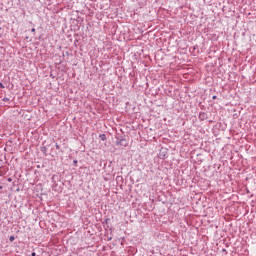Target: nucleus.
I'll return each instance as SVG.
<instances>
[{"instance_id": "f257e3e1", "label": "nucleus", "mask_w": 256, "mask_h": 256, "mask_svg": "<svg viewBox=\"0 0 256 256\" xmlns=\"http://www.w3.org/2000/svg\"><path fill=\"white\" fill-rule=\"evenodd\" d=\"M116 145H120L121 147H127L129 143L127 142V139L121 138V139H117Z\"/></svg>"}, {"instance_id": "f03ea898", "label": "nucleus", "mask_w": 256, "mask_h": 256, "mask_svg": "<svg viewBox=\"0 0 256 256\" xmlns=\"http://www.w3.org/2000/svg\"><path fill=\"white\" fill-rule=\"evenodd\" d=\"M198 119H200L201 121H206V119H208V115L205 112H200Z\"/></svg>"}, {"instance_id": "7ed1b4c3", "label": "nucleus", "mask_w": 256, "mask_h": 256, "mask_svg": "<svg viewBox=\"0 0 256 256\" xmlns=\"http://www.w3.org/2000/svg\"><path fill=\"white\" fill-rule=\"evenodd\" d=\"M160 159H166L167 158V152H161L159 153Z\"/></svg>"}, {"instance_id": "20e7f679", "label": "nucleus", "mask_w": 256, "mask_h": 256, "mask_svg": "<svg viewBox=\"0 0 256 256\" xmlns=\"http://www.w3.org/2000/svg\"><path fill=\"white\" fill-rule=\"evenodd\" d=\"M99 139H101V141H107V135H105V134H100V135H99Z\"/></svg>"}, {"instance_id": "39448f33", "label": "nucleus", "mask_w": 256, "mask_h": 256, "mask_svg": "<svg viewBox=\"0 0 256 256\" xmlns=\"http://www.w3.org/2000/svg\"><path fill=\"white\" fill-rule=\"evenodd\" d=\"M9 241H10L11 243H13V241H15V236H10V237H9Z\"/></svg>"}, {"instance_id": "423d86ee", "label": "nucleus", "mask_w": 256, "mask_h": 256, "mask_svg": "<svg viewBox=\"0 0 256 256\" xmlns=\"http://www.w3.org/2000/svg\"><path fill=\"white\" fill-rule=\"evenodd\" d=\"M55 147H56L57 151H59V149H61V147L57 143L55 144Z\"/></svg>"}, {"instance_id": "0eeeda50", "label": "nucleus", "mask_w": 256, "mask_h": 256, "mask_svg": "<svg viewBox=\"0 0 256 256\" xmlns=\"http://www.w3.org/2000/svg\"><path fill=\"white\" fill-rule=\"evenodd\" d=\"M2 194H3V186L0 185V195H2Z\"/></svg>"}, {"instance_id": "6e6552de", "label": "nucleus", "mask_w": 256, "mask_h": 256, "mask_svg": "<svg viewBox=\"0 0 256 256\" xmlns=\"http://www.w3.org/2000/svg\"><path fill=\"white\" fill-rule=\"evenodd\" d=\"M0 88H1V89H5V85H3L2 82H0Z\"/></svg>"}, {"instance_id": "1a4fd4ad", "label": "nucleus", "mask_w": 256, "mask_h": 256, "mask_svg": "<svg viewBox=\"0 0 256 256\" xmlns=\"http://www.w3.org/2000/svg\"><path fill=\"white\" fill-rule=\"evenodd\" d=\"M2 101L7 102V101H9V98L4 97V98L2 99Z\"/></svg>"}, {"instance_id": "9d476101", "label": "nucleus", "mask_w": 256, "mask_h": 256, "mask_svg": "<svg viewBox=\"0 0 256 256\" xmlns=\"http://www.w3.org/2000/svg\"><path fill=\"white\" fill-rule=\"evenodd\" d=\"M7 181H8V183H11V181H13V179L12 178H8Z\"/></svg>"}, {"instance_id": "9b49d317", "label": "nucleus", "mask_w": 256, "mask_h": 256, "mask_svg": "<svg viewBox=\"0 0 256 256\" xmlns=\"http://www.w3.org/2000/svg\"><path fill=\"white\" fill-rule=\"evenodd\" d=\"M36 255H37V253H35V252L31 253V256H36Z\"/></svg>"}, {"instance_id": "f8f14e48", "label": "nucleus", "mask_w": 256, "mask_h": 256, "mask_svg": "<svg viewBox=\"0 0 256 256\" xmlns=\"http://www.w3.org/2000/svg\"><path fill=\"white\" fill-rule=\"evenodd\" d=\"M31 32H32V33H35V28H32V29H31Z\"/></svg>"}, {"instance_id": "ddd939ff", "label": "nucleus", "mask_w": 256, "mask_h": 256, "mask_svg": "<svg viewBox=\"0 0 256 256\" xmlns=\"http://www.w3.org/2000/svg\"><path fill=\"white\" fill-rule=\"evenodd\" d=\"M73 163H74V165H77L78 162H77V160H74Z\"/></svg>"}, {"instance_id": "4468645a", "label": "nucleus", "mask_w": 256, "mask_h": 256, "mask_svg": "<svg viewBox=\"0 0 256 256\" xmlns=\"http://www.w3.org/2000/svg\"><path fill=\"white\" fill-rule=\"evenodd\" d=\"M212 99H217V96H213Z\"/></svg>"}, {"instance_id": "2eb2a0df", "label": "nucleus", "mask_w": 256, "mask_h": 256, "mask_svg": "<svg viewBox=\"0 0 256 256\" xmlns=\"http://www.w3.org/2000/svg\"><path fill=\"white\" fill-rule=\"evenodd\" d=\"M45 149H46V148H45V147H43V148L41 149V151H45Z\"/></svg>"}]
</instances>
